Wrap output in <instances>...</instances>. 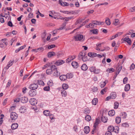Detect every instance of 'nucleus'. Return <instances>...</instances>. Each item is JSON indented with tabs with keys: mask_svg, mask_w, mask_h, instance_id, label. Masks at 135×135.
I'll return each instance as SVG.
<instances>
[{
	"mask_svg": "<svg viewBox=\"0 0 135 135\" xmlns=\"http://www.w3.org/2000/svg\"><path fill=\"white\" fill-rule=\"evenodd\" d=\"M74 40L75 41H81L83 38V35L78 34L74 36Z\"/></svg>",
	"mask_w": 135,
	"mask_h": 135,
	"instance_id": "1",
	"label": "nucleus"
},
{
	"mask_svg": "<svg viewBox=\"0 0 135 135\" xmlns=\"http://www.w3.org/2000/svg\"><path fill=\"white\" fill-rule=\"evenodd\" d=\"M38 87V85L36 84L33 83L31 84L29 86V88L32 90H35Z\"/></svg>",
	"mask_w": 135,
	"mask_h": 135,
	"instance_id": "2",
	"label": "nucleus"
},
{
	"mask_svg": "<svg viewBox=\"0 0 135 135\" xmlns=\"http://www.w3.org/2000/svg\"><path fill=\"white\" fill-rule=\"evenodd\" d=\"M11 118L12 120L16 119L18 117L17 114L15 112H12L10 114Z\"/></svg>",
	"mask_w": 135,
	"mask_h": 135,
	"instance_id": "3",
	"label": "nucleus"
},
{
	"mask_svg": "<svg viewBox=\"0 0 135 135\" xmlns=\"http://www.w3.org/2000/svg\"><path fill=\"white\" fill-rule=\"evenodd\" d=\"M37 93V92L36 90H30L29 91L28 93L29 96L32 97L35 96Z\"/></svg>",
	"mask_w": 135,
	"mask_h": 135,
	"instance_id": "4",
	"label": "nucleus"
},
{
	"mask_svg": "<svg viewBox=\"0 0 135 135\" xmlns=\"http://www.w3.org/2000/svg\"><path fill=\"white\" fill-rule=\"evenodd\" d=\"M59 3L62 6H68L69 4L67 2H62V0H59Z\"/></svg>",
	"mask_w": 135,
	"mask_h": 135,
	"instance_id": "5",
	"label": "nucleus"
},
{
	"mask_svg": "<svg viewBox=\"0 0 135 135\" xmlns=\"http://www.w3.org/2000/svg\"><path fill=\"white\" fill-rule=\"evenodd\" d=\"M19 112L21 113H23L26 112L27 110L26 108L24 106H21L19 109Z\"/></svg>",
	"mask_w": 135,
	"mask_h": 135,
	"instance_id": "6",
	"label": "nucleus"
},
{
	"mask_svg": "<svg viewBox=\"0 0 135 135\" xmlns=\"http://www.w3.org/2000/svg\"><path fill=\"white\" fill-rule=\"evenodd\" d=\"M35 99L34 98H31L29 100V102L32 105H35L37 103L36 101H35Z\"/></svg>",
	"mask_w": 135,
	"mask_h": 135,
	"instance_id": "7",
	"label": "nucleus"
},
{
	"mask_svg": "<svg viewBox=\"0 0 135 135\" xmlns=\"http://www.w3.org/2000/svg\"><path fill=\"white\" fill-rule=\"evenodd\" d=\"M14 62V60L11 61L10 60L8 62V64L4 68V69H8L12 65Z\"/></svg>",
	"mask_w": 135,
	"mask_h": 135,
	"instance_id": "8",
	"label": "nucleus"
},
{
	"mask_svg": "<svg viewBox=\"0 0 135 135\" xmlns=\"http://www.w3.org/2000/svg\"><path fill=\"white\" fill-rule=\"evenodd\" d=\"M59 78L61 80L64 81L67 79V77L66 75H62L60 76Z\"/></svg>",
	"mask_w": 135,
	"mask_h": 135,
	"instance_id": "9",
	"label": "nucleus"
},
{
	"mask_svg": "<svg viewBox=\"0 0 135 135\" xmlns=\"http://www.w3.org/2000/svg\"><path fill=\"white\" fill-rule=\"evenodd\" d=\"M28 101V98L26 97H22L21 98V102L23 103H25L27 102Z\"/></svg>",
	"mask_w": 135,
	"mask_h": 135,
	"instance_id": "10",
	"label": "nucleus"
},
{
	"mask_svg": "<svg viewBox=\"0 0 135 135\" xmlns=\"http://www.w3.org/2000/svg\"><path fill=\"white\" fill-rule=\"evenodd\" d=\"M123 41L127 42L129 45H131L132 41L131 40L129 37H125L123 39Z\"/></svg>",
	"mask_w": 135,
	"mask_h": 135,
	"instance_id": "11",
	"label": "nucleus"
},
{
	"mask_svg": "<svg viewBox=\"0 0 135 135\" xmlns=\"http://www.w3.org/2000/svg\"><path fill=\"white\" fill-rule=\"evenodd\" d=\"M90 131V127L88 126H85L84 127V131L85 134H88L89 133Z\"/></svg>",
	"mask_w": 135,
	"mask_h": 135,
	"instance_id": "12",
	"label": "nucleus"
},
{
	"mask_svg": "<svg viewBox=\"0 0 135 135\" xmlns=\"http://www.w3.org/2000/svg\"><path fill=\"white\" fill-rule=\"evenodd\" d=\"M71 65L75 69H76L78 67V63L76 61H73L71 63Z\"/></svg>",
	"mask_w": 135,
	"mask_h": 135,
	"instance_id": "13",
	"label": "nucleus"
},
{
	"mask_svg": "<svg viewBox=\"0 0 135 135\" xmlns=\"http://www.w3.org/2000/svg\"><path fill=\"white\" fill-rule=\"evenodd\" d=\"M88 55L90 57H93L97 56V54L94 52H90L88 53Z\"/></svg>",
	"mask_w": 135,
	"mask_h": 135,
	"instance_id": "14",
	"label": "nucleus"
},
{
	"mask_svg": "<svg viewBox=\"0 0 135 135\" xmlns=\"http://www.w3.org/2000/svg\"><path fill=\"white\" fill-rule=\"evenodd\" d=\"M55 53L54 51L49 52L47 54V56L49 58H50L52 56H55Z\"/></svg>",
	"mask_w": 135,
	"mask_h": 135,
	"instance_id": "15",
	"label": "nucleus"
},
{
	"mask_svg": "<svg viewBox=\"0 0 135 135\" xmlns=\"http://www.w3.org/2000/svg\"><path fill=\"white\" fill-rule=\"evenodd\" d=\"M53 76L57 77L60 76V73L59 71H57V70L54 71L53 73H52Z\"/></svg>",
	"mask_w": 135,
	"mask_h": 135,
	"instance_id": "16",
	"label": "nucleus"
},
{
	"mask_svg": "<svg viewBox=\"0 0 135 135\" xmlns=\"http://www.w3.org/2000/svg\"><path fill=\"white\" fill-rule=\"evenodd\" d=\"M81 69L84 71L87 70L88 69V67L85 64H83L81 66Z\"/></svg>",
	"mask_w": 135,
	"mask_h": 135,
	"instance_id": "17",
	"label": "nucleus"
},
{
	"mask_svg": "<svg viewBox=\"0 0 135 135\" xmlns=\"http://www.w3.org/2000/svg\"><path fill=\"white\" fill-rule=\"evenodd\" d=\"M101 119L103 122L105 123L107 121L108 118L106 117L103 116L102 114V116L101 117Z\"/></svg>",
	"mask_w": 135,
	"mask_h": 135,
	"instance_id": "18",
	"label": "nucleus"
},
{
	"mask_svg": "<svg viewBox=\"0 0 135 135\" xmlns=\"http://www.w3.org/2000/svg\"><path fill=\"white\" fill-rule=\"evenodd\" d=\"M50 69L51 70L52 73H53L54 71L57 70V68L56 66L54 65H52L51 66Z\"/></svg>",
	"mask_w": 135,
	"mask_h": 135,
	"instance_id": "19",
	"label": "nucleus"
},
{
	"mask_svg": "<svg viewBox=\"0 0 135 135\" xmlns=\"http://www.w3.org/2000/svg\"><path fill=\"white\" fill-rule=\"evenodd\" d=\"M115 113L114 110H112L109 111L108 114L110 116H112L114 115Z\"/></svg>",
	"mask_w": 135,
	"mask_h": 135,
	"instance_id": "20",
	"label": "nucleus"
},
{
	"mask_svg": "<svg viewBox=\"0 0 135 135\" xmlns=\"http://www.w3.org/2000/svg\"><path fill=\"white\" fill-rule=\"evenodd\" d=\"M130 85L129 84H126L124 87V91H128L130 89Z\"/></svg>",
	"mask_w": 135,
	"mask_h": 135,
	"instance_id": "21",
	"label": "nucleus"
},
{
	"mask_svg": "<svg viewBox=\"0 0 135 135\" xmlns=\"http://www.w3.org/2000/svg\"><path fill=\"white\" fill-rule=\"evenodd\" d=\"M18 126V124L17 123H14L12 124L11 126V128L12 129H16Z\"/></svg>",
	"mask_w": 135,
	"mask_h": 135,
	"instance_id": "22",
	"label": "nucleus"
},
{
	"mask_svg": "<svg viewBox=\"0 0 135 135\" xmlns=\"http://www.w3.org/2000/svg\"><path fill=\"white\" fill-rule=\"evenodd\" d=\"M67 79H70L73 78L74 76L73 74L71 73H68L66 75Z\"/></svg>",
	"mask_w": 135,
	"mask_h": 135,
	"instance_id": "23",
	"label": "nucleus"
},
{
	"mask_svg": "<svg viewBox=\"0 0 135 135\" xmlns=\"http://www.w3.org/2000/svg\"><path fill=\"white\" fill-rule=\"evenodd\" d=\"M115 128L113 126H110L108 128V131L113 132L115 130Z\"/></svg>",
	"mask_w": 135,
	"mask_h": 135,
	"instance_id": "24",
	"label": "nucleus"
},
{
	"mask_svg": "<svg viewBox=\"0 0 135 135\" xmlns=\"http://www.w3.org/2000/svg\"><path fill=\"white\" fill-rule=\"evenodd\" d=\"M83 53L82 52H80L78 56V59L79 60H80L81 59L83 60Z\"/></svg>",
	"mask_w": 135,
	"mask_h": 135,
	"instance_id": "25",
	"label": "nucleus"
},
{
	"mask_svg": "<svg viewBox=\"0 0 135 135\" xmlns=\"http://www.w3.org/2000/svg\"><path fill=\"white\" fill-rule=\"evenodd\" d=\"M61 93L62 97H65L67 96V93L66 91L64 89H62L61 91Z\"/></svg>",
	"mask_w": 135,
	"mask_h": 135,
	"instance_id": "26",
	"label": "nucleus"
},
{
	"mask_svg": "<svg viewBox=\"0 0 135 135\" xmlns=\"http://www.w3.org/2000/svg\"><path fill=\"white\" fill-rule=\"evenodd\" d=\"M111 99H115L116 97V94L115 92L111 93L110 95Z\"/></svg>",
	"mask_w": 135,
	"mask_h": 135,
	"instance_id": "27",
	"label": "nucleus"
},
{
	"mask_svg": "<svg viewBox=\"0 0 135 135\" xmlns=\"http://www.w3.org/2000/svg\"><path fill=\"white\" fill-rule=\"evenodd\" d=\"M98 102V99L96 98H94L91 102L92 104L94 105H96Z\"/></svg>",
	"mask_w": 135,
	"mask_h": 135,
	"instance_id": "28",
	"label": "nucleus"
},
{
	"mask_svg": "<svg viewBox=\"0 0 135 135\" xmlns=\"http://www.w3.org/2000/svg\"><path fill=\"white\" fill-rule=\"evenodd\" d=\"M108 89L107 87H105L104 89H102L100 93L102 95H103L104 94V93H106Z\"/></svg>",
	"mask_w": 135,
	"mask_h": 135,
	"instance_id": "29",
	"label": "nucleus"
},
{
	"mask_svg": "<svg viewBox=\"0 0 135 135\" xmlns=\"http://www.w3.org/2000/svg\"><path fill=\"white\" fill-rule=\"evenodd\" d=\"M62 87L63 89L65 90H66L68 88L69 86L67 84L64 83L62 85Z\"/></svg>",
	"mask_w": 135,
	"mask_h": 135,
	"instance_id": "30",
	"label": "nucleus"
},
{
	"mask_svg": "<svg viewBox=\"0 0 135 135\" xmlns=\"http://www.w3.org/2000/svg\"><path fill=\"white\" fill-rule=\"evenodd\" d=\"M120 115L122 116V118L123 119H125L127 115V114L125 112H122L120 113Z\"/></svg>",
	"mask_w": 135,
	"mask_h": 135,
	"instance_id": "31",
	"label": "nucleus"
},
{
	"mask_svg": "<svg viewBox=\"0 0 135 135\" xmlns=\"http://www.w3.org/2000/svg\"><path fill=\"white\" fill-rule=\"evenodd\" d=\"M122 68V66H120V67H117L116 68V69L117 70V71L115 73V74L117 75H118L120 72Z\"/></svg>",
	"mask_w": 135,
	"mask_h": 135,
	"instance_id": "32",
	"label": "nucleus"
},
{
	"mask_svg": "<svg viewBox=\"0 0 135 135\" xmlns=\"http://www.w3.org/2000/svg\"><path fill=\"white\" fill-rule=\"evenodd\" d=\"M90 31L92 32L93 34L95 35L98 34V30L97 29L91 30Z\"/></svg>",
	"mask_w": 135,
	"mask_h": 135,
	"instance_id": "33",
	"label": "nucleus"
},
{
	"mask_svg": "<svg viewBox=\"0 0 135 135\" xmlns=\"http://www.w3.org/2000/svg\"><path fill=\"white\" fill-rule=\"evenodd\" d=\"M43 113L45 115L47 116L50 115V113L49 110H46L43 111Z\"/></svg>",
	"mask_w": 135,
	"mask_h": 135,
	"instance_id": "34",
	"label": "nucleus"
},
{
	"mask_svg": "<svg viewBox=\"0 0 135 135\" xmlns=\"http://www.w3.org/2000/svg\"><path fill=\"white\" fill-rule=\"evenodd\" d=\"M121 122V118L119 117H117L115 118V122L117 124H119Z\"/></svg>",
	"mask_w": 135,
	"mask_h": 135,
	"instance_id": "35",
	"label": "nucleus"
},
{
	"mask_svg": "<svg viewBox=\"0 0 135 135\" xmlns=\"http://www.w3.org/2000/svg\"><path fill=\"white\" fill-rule=\"evenodd\" d=\"M91 117L90 115H87L85 117V120L87 121H89L91 119Z\"/></svg>",
	"mask_w": 135,
	"mask_h": 135,
	"instance_id": "36",
	"label": "nucleus"
},
{
	"mask_svg": "<svg viewBox=\"0 0 135 135\" xmlns=\"http://www.w3.org/2000/svg\"><path fill=\"white\" fill-rule=\"evenodd\" d=\"M115 71V70L113 68H108L106 70L107 71H108L109 73H112L114 72Z\"/></svg>",
	"mask_w": 135,
	"mask_h": 135,
	"instance_id": "37",
	"label": "nucleus"
},
{
	"mask_svg": "<svg viewBox=\"0 0 135 135\" xmlns=\"http://www.w3.org/2000/svg\"><path fill=\"white\" fill-rule=\"evenodd\" d=\"M90 112V109L88 108H86L85 109L84 111V113L86 114H89Z\"/></svg>",
	"mask_w": 135,
	"mask_h": 135,
	"instance_id": "38",
	"label": "nucleus"
},
{
	"mask_svg": "<svg viewBox=\"0 0 135 135\" xmlns=\"http://www.w3.org/2000/svg\"><path fill=\"white\" fill-rule=\"evenodd\" d=\"M105 22L107 25H109L110 24V20L109 18H107L106 19Z\"/></svg>",
	"mask_w": 135,
	"mask_h": 135,
	"instance_id": "39",
	"label": "nucleus"
},
{
	"mask_svg": "<svg viewBox=\"0 0 135 135\" xmlns=\"http://www.w3.org/2000/svg\"><path fill=\"white\" fill-rule=\"evenodd\" d=\"M55 64L57 66L60 65L62 64V62L60 61V60H58L56 61Z\"/></svg>",
	"mask_w": 135,
	"mask_h": 135,
	"instance_id": "40",
	"label": "nucleus"
},
{
	"mask_svg": "<svg viewBox=\"0 0 135 135\" xmlns=\"http://www.w3.org/2000/svg\"><path fill=\"white\" fill-rule=\"evenodd\" d=\"M100 86L101 88H103L104 87L106 84V83L105 81H104L103 82H101L100 83Z\"/></svg>",
	"mask_w": 135,
	"mask_h": 135,
	"instance_id": "41",
	"label": "nucleus"
},
{
	"mask_svg": "<svg viewBox=\"0 0 135 135\" xmlns=\"http://www.w3.org/2000/svg\"><path fill=\"white\" fill-rule=\"evenodd\" d=\"M46 73L47 75H50L52 74V72L50 69H47L46 71Z\"/></svg>",
	"mask_w": 135,
	"mask_h": 135,
	"instance_id": "42",
	"label": "nucleus"
},
{
	"mask_svg": "<svg viewBox=\"0 0 135 135\" xmlns=\"http://www.w3.org/2000/svg\"><path fill=\"white\" fill-rule=\"evenodd\" d=\"M92 91L94 92H97L98 90V89L97 87L94 86L93 88L92 89Z\"/></svg>",
	"mask_w": 135,
	"mask_h": 135,
	"instance_id": "43",
	"label": "nucleus"
},
{
	"mask_svg": "<svg viewBox=\"0 0 135 135\" xmlns=\"http://www.w3.org/2000/svg\"><path fill=\"white\" fill-rule=\"evenodd\" d=\"M122 126L125 128L128 127H129V125L127 122L124 123L122 124Z\"/></svg>",
	"mask_w": 135,
	"mask_h": 135,
	"instance_id": "44",
	"label": "nucleus"
},
{
	"mask_svg": "<svg viewBox=\"0 0 135 135\" xmlns=\"http://www.w3.org/2000/svg\"><path fill=\"white\" fill-rule=\"evenodd\" d=\"M88 60V59L87 56L86 55L85 56V55H83V61H86Z\"/></svg>",
	"mask_w": 135,
	"mask_h": 135,
	"instance_id": "45",
	"label": "nucleus"
},
{
	"mask_svg": "<svg viewBox=\"0 0 135 135\" xmlns=\"http://www.w3.org/2000/svg\"><path fill=\"white\" fill-rule=\"evenodd\" d=\"M115 128V130L113 131L114 132L117 133H118L119 130V127L117 126H116Z\"/></svg>",
	"mask_w": 135,
	"mask_h": 135,
	"instance_id": "46",
	"label": "nucleus"
},
{
	"mask_svg": "<svg viewBox=\"0 0 135 135\" xmlns=\"http://www.w3.org/2000/svg\"><path fill=\"white\" fill-rule=\"evenodd\" d=\"M119 103L117 102H115L114 103V108L115 109H117L118 108L119 106Z\"/></svg>",
	"mask_w": 135,
	"mask_h": 135,
	"instance_id": "47",
	"label": "nucleus"
},
{
	"mask_svg": "<svg viewBox=\"0 0 135 135\" xmlns=\"http://www.w3.org/2000/svg\"><path fill=\"white\" fill-rule=\"evenodd\" d=\"M37 83L39 85H44V83L43 81L41 80H39L37 81Z\"/></svg>",
	"mask_w": 135,
	"mask_h": 135,
	"instance_id": "48",
	"label": "nucleus"
},
{
	"mask_svg": "<svg viewBox=\"0 0 135 135\" xmlns=\"http://www.w3.org/2000/svg\"><path fill=\"white\" fill-rule=\"evenodd\" d=\"M60 12L66 14H70L71 13V12H69L68 11H60Z\"/></svg>",
	"mask_w": 135,
	"mask_h": 135,
	"instance_id": "49",
	"label": "nucleus"
},
{
	"mask_svg": "<svg viewBox=\"0 0 135 135\" xmlns=\"http://www.w3.org/2000/svg\"><path fill=\"white\" fill-rule=\"evenodd\" d=\"M43 89L45 91H48L50 90V87L49 86H46Z\"/></svg>",
	"mask_w": 135,
	"mask_h": 135,
	"instance_id": "50",
	"label": "nucleus"
},
{
	"mask_svg": "<svg viewBox=\"0 0 135 135\" xmlns=\"http://www.w3.org/2000/svg\"><path fill=\"white\" fill-rule=\"evenodd\" d=\"M52 63H50V62H48L44 66L45 67V68H48V67H49L50 66L51 67V65L52 64Z\"/></svg>",
	"mask_w": 135,
	"mask_h": 135,
	"instance_id": "51",
	"label": "nucleus"
},
{
	"mask_svg": "<svg viewBox=\"0 0 135 135\" xmlns=\"http://www.w3.org/2000/svg\"><path fill=\"white\" fill-rule=\"evenodd\" d=\"M95 67L92 66L89 68V70L91 72H93L94 73L95 71Z\"/></svg>",
	"mask_w": 135,
	"mask_h": 135,
	"instance_id": "52",
	"label": "nucleus"
},
{
	"mask_svg": "<svg viewBox=\"0 0 135 135\" xmlns=\"http://www.w3.org/2000/svg\"><path fill=\"white\" fill-rule=\"evenodd\" d=\"M56 47V45H49L48 47V49H51Z\"/></svg>",
	"mask_w": 135,
	"mask_h": 135,
	"instance_id": "53",
	"label": "nucleus"
},
{
	"mask_svg": "<svg viewBox=\"0 0 135 135\" xmlns=\"http://www.w3.org/2000/svg\"><path fill=\"white\" fill-rule=\"evenodd\" d=\"M119 20L118 19H115V21L114 22L113 24L115 25H117L119 24Z\"/></svg>",
	"mask_w": 135,
	"mask_h": 135,
	"instance_id": "54",
	"label": "nucleus"
},
{
	"mask_svg": "<svg viewBox=\"0 0 135 135\" xmlns=\"http://www.w3.org/2000/svg\"><path fill=\"white\" fill-rule=\"evenodd\" d=\"M135 68V65L133 63H132L130 67V70H132L134 69Z\"/></svg>",
	"mask_w": 135,
	"mask_h": 135,
	"instance_id": "55",
	"label": "nucleus"
},
{
	"mask_svg": "<svg viewBox=\"0 0 135 135\" xmlns=\"http://www.w3.org/2000/svg\"><path fill=\"white\" fill-rule=\"evenodd\" d=\"M84 20V19H82L81 20H80V21H79V20H78L76 21V25L78 23H81Z\"/></svg>",
	"mask_w": 135,
	"mask_h": 135,
	"instance_id": "56",
	"label": "nucleus"
},
{
	"mask_svg": "<svg viewBox=\"0 0 135 135\" xmlns=\"http://www.w3.org/2000/svg\"><path fill=\"white\" fill-rule=\"evenodd\" d=\"M128 78L127 77H125L123 79V83L124 84H126L127 83L128 81Z\"/></svg>",
	"mask_w": 135,
	"mask_h": 135,
	"instance_id": "57",
	"label": "nucleus"
},
{
	"mask_svg": "<svg viewBox=\"0 0 135 135\" xmlns=\"http://www.w3.org/2000/svg\"><path fill=\"white\" fill-rule=\"evenodd\" d=\"M59 36H58L57 37H54V38H51V39L50 40V41H54L55 40H56L58 38H59Z\"/></svg>",
	"mask_w": 135,
	"mask_h": 135,
	"instance_id": "58",
	"label": "nucleus"
},
{
	"mask_svg": "<svg viewBox=\"0 0 135 135\" xmlns=\"http://www.w3.org/2000/svg\"><path fill=\"white\" fill-rule=\"evenodd\" d=\"M7 25L10 27H12L13 26V25L12 22L10 21L8 22Z\"/></svg>",
	"mask_w": 135,
	"mask_h": 135,
	"instance_id": "59",
	"label": "nucleus"
},
{
	"mask_svg": "<svg viewBox=\"0 0 135 135\" xmlns=\"http://www.w3.org/2000/svg\"><path fill=\"white\" fill-rule=\"evenodd\" d=\"M100 72V69H98L96 70L95 69V71L94 72V73L96 74H98Z\"/></svg>",
	"mask_w": 135,
	"mask_h": 135,
	"instance_id": "60",
	"label": "nucleus"
},
{
	"mask_svg": "<svg viewBox=\"0 0 135 135\" xmlns=\"http://www.w3.org/2000/svg\"><path fill=\"white\" fill-rule=\"evenodd\" d=\"M94 12V10H90L89 11H88L87 12V13L89 15L91 13H93Z\"/></svg>",
	"mask_w": 135,
	"mask_h": 135,
	"instance_id": "61",
	"label": "nucleus"
},
{
	"mask_svg": "<svg viewBox=\"0 0 135 135\" xmlns=\"http://www.w3.org/2000/svg\"><path fill=\"white\" fill-rule=\"evenodd\" d=\"M129 11L131 12H133L135 11V6L129 9Z\"/></svg>",
	"mask_w": 135,
	"mask_h": 135,
	"instance_id": "62",
	"label": "nucleus"
},
{
	"mask_svg": "<svg viewBox=\"0 0 135 135\" xmlns=\"http://www.w3.org/2000/svg\"><path fill=\"white\" fill-rule=\"evenodd\" d=\"M28 17L30 18H32L33 17V14L32 13L30 12L28 15Z\"/></svg>",
	"mask_w": 135,
	"mask_h": 135,
	"instance_id": "63",
	"label": "nucleus"
},
{
	"mask_svg": "<svg viewBox=\"0 0 135 135\" xmlns=\"http://www.w3.org/2000/svg\"><path fill=\"white\" fill-rule=\"evenodd\" d=\"M105 135H112V134L110 131H107L105 133Z\"/></svg>",
	"mask_w": 135,
	"mask_h": 135,
	"instance_id": "64",
	"label": "nucleus"
}]
</instances>
